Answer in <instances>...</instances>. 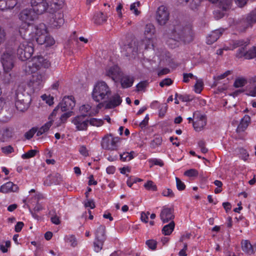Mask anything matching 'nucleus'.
Masks as SVG:
<instances>
[{"label":"nucleus","instance_id":"obj_25","mask_svg":"<svg viewBox=\"0 0 256 256\" xmlns=\"http://www.w3.org/2000/svg\"><path fill=\"white\" fill-rule=\"evenodd\" d=\"M122 102V100L120 96L118 94H115L107 102L106 108H113L119 106Z\"/></svg>","mask_w":256,"mask_h":256},{"label":"nucleus","instance_id":"obj_5","mask_svg":"<svg viewBox=\"0 0 256 256\" xmlns=\"http://www.w3.org/2000/svg\"><path fill=\"white\" fill-rule=\"evenodd\" d=\"M15 106L17 110L21 112L26 110L31 101L30 96L22 88H18L15 92Z\"/></svg>","mask_w":256,"mask_h":256},{"label":"nucleus","instance_id":"obj_64","mask_svg":"<svg viewBox=\"0 0 256 256\" xmlns=\"http://www.w3.org/2000/svg\"><path fill=\"white\" fill-rule=\"evenodd\" d=\"M178 98L182 102H187L192 100V98L188 94H180Z\"/></svg>","mask_w":256,"mask_h":256},{"label":"nucleus","instance_id":"obj_13","mask_svg":"<svg viewBox=\"0 0 256 256\" xmlns=\"http://www.w3.org/2000/svg\"><path fill=\"white\" fill-rule=\"evenodd\" d=\"M14 56L10 52H4L1 57V62L4 72H10L14 66Z\"/></svg>","mask_w":256,"mask_h":256},{"label":"nucleus","instance_id":"obj_4","mask_svg":"<svg viewBox=\"0 0 256 256\" xmlns=\"http://www.w3.org/2000/svg\"><path fill=\"white\" fill-rule=\"evenodd\" d=\"M50 66V62L48 60L41 56H34L30 61L26 63L24 70L26 74H30V72L42 70H40L42 68H48Z\"/></svg>","mask_w":256,"mask_h":256},{"label":"nucleus","instance_id":"obj_27","mask_svg":"<svg viewBox=\"0 0 256 256\" xmlns=\"http://www.w3.org/2000/svg\"><path fill=\"white\" fill-rule=\"evenodd\" d=\"M244 22H246V28L252 26L256 22V8L248 14Z\"/></svg>","mask_w":256,"mask_h":256},{"label":"nucleus","instance_id":"obj_12","mask_svg":"<svg viewBox=\"0 0 256 256\" xmlns=\"http://www.w3.org/2000/svg\"><path fill=\"white\" fill-rule=\"evenodd\" d=\"M47 0H31L30 4L32 8L38 14H42L44 12H48V6Z\"/></svg>","mask_w":256,"mask_h":256},{"label":"nucleus","instance_id":"obj_51","mask_svg":"<svg viewBox=\"0 0 256 256\" xmlns=\"http://www.w3.org/2000/svg\"><path fill=\"white\" fill-rule=\"evenodd\" d=\"M176 186L178 190H184L186 188V185L179 178L176 177Z\"/></svg>","mask_w":256,"mask_h":256},{"label":"nucleus","instance_id":"obj_8","mask_svg":"<svg viewBox=\"0 0 256 256\" xmlns=\"http://www.w3.org/2000/svg\"><path fill=\"white\" fill-rule=\"evenodd\" d=\"M30 74H32V76L30 80V85L35 88H40L46 79L45 70H38Z\"/></svg>","mask_w":256,"mask_h":256},{"label":"nucleus","instance_id":"obj_2","mask_svg":"<svg viewBox=\"0 0 256 256\" xmlns=\"http://www.w3.org/2000/svg\"><path fill=\"white\" fill-rule=\"evenodd\" d=\"M35 38L39 44H45L46 46H50L54 44V40L48 34L46 27L43 23L40 24L36 26Z\"/></svg>","mask_w":256,"mask_h":256},{"label":"nucleus","instance_id":"obj_11","mask_svg":"<svg viewBox=\"0 0 256 256\" xmlns=\"http://www.w3.org/2000/svg\"><path fill=\"white\" fill-rule=\"evenodd\" d=\"M170 12L168 8L164 6H160L158 8L156 20L160 26L165 25L169 20Z\"/></svg>","mask_w":256,"mask_h":256},{"label":"nucleus","instance_id":"obj_61","mask_svg":"<svg viewBox=\"0 0 256 256\" xmlns=\"http://www.w3.org/2000/svg\"><path fill=\"white\" fill-rule=\"evenodd\" d=\"M2 152L6 154H9L14 152V148L11 146H8L2 148Z\"/></svg>","mask_w":256,"mask_h":256},{"label":"nucleus","instance_id":"obj_7","mask_svg":"<svg viewBox=\"0 0 256 256\" xmlns=\"http://www.w3.org/2000/svg\"><path fill=\"white\" fill-rule=\"evenodd\" d=\"M140 48L141 46L139 45L138 42L136 38H128L126 42L123 46L122 50L126 52L125 55L128 56L131 54H136L140 50Z\"/></svg>","mask_w":256,"mask_h":256},{"label":"nucleus","instance_id":"obj_6","mask_svg":"<svg viewBox=\"0 0 256 256\" xmlns=\"http://www.w3.org/2000/svg\"><path fill=\"white\" fill-rule=\"evenodd\" d=\"M34 50L32 44L30 45L26 42H24L19 45L16 54L20 60L25 61L32 56Z\"/></svg>","mask_w":256,"mask_h":256},{"label":"nucleus","instance_id":"obj_1","mask_svg":"<svg viewBox=\"0 0 256 256\" xmlns=\"http://www.w3.org/2000/svg\"><path fill=\"white\" fill-rule=\"evenodd\" d=\"M170 37L167 40L166 43L171 48H175L179 41L188 43L193 40L192 26L190 25H184L180 22L176 21L170 28Z\"/></svg>","mask_w":256,"mask_h":256},{"label":"nucleus","instance_id":"obj_44","mask_svg":"<svg viewBox=\"0 0 256 256\" xmlns=\"http://www.w3.org/2000/svg\"><path fill=\"white\" fill-rule=\"evenodd\" d=\"M133 154H134V152H131L130 153L128 152H124L120 154V160L124 162L130 161L134 158Z\"/></svg>","mask_w":256,"mask_h":256},{"label":"nucleus","instance_id":"obj_31","mask_svg":"<svg viewBox=\"0 0 256 256\" xmlns=\"http://www.w3.org/2000/svg\"><path fill=\"white\" fill-rule=\"evenodd\" d=\"M106 227L104 226L100 225L96 232V239L105 241L106 240Z\"/></svg>","mask_w":256,"mask_h":256},{"label":"nucleus","instance_id":"obj_21","mask_svg":"<svg viewBox=\"0 0 256 256\" xmlns=\"http://www.w3.org/2000/svg\"><path fill=\"white\" fill-rule=\"evenodd\" d=\"M18 186L11 182H8L0 187V192L4 194L18 192Z\"/></svg>","mask_w":256,"mask_h":256},{"label":"nucleus","instance_id":"obj_50","mask_svg":"<svg viewBox=\"0 0 256 256\" xmlns=\"http://www.w3.org/2000/svg\"><path fill=\"white\" fill-rule=\"evenodd\" d=\"M198 174V171L194 168L187 170L184 173V175L188 177H196Z\"/></svg>","mask_w":256,"mask_h":256},{"label":"nucleus","instance_id":"obj_60","mask_svg":"<svg viewBox=\"0 0 256 256\" xmlns=\"http://www.w3.org/2000/svg\"><path fill=\"white\" fill-rule=\"evenodd\" d=\"M80 153L84 156H89L88 150L84 146H81L78 150Z\"/></svg>","mask_w":256,"mask_h":256},{"label":"nucleus","instance_id":"obj_42","mask_svg":"<svg viewBox=\"0 0 256 256\" xmlns=\"http://www.w3.org/2000/svg\"><path fill=\"white\" fill-rule=\"evenodd\" d=\"M104 242V241L95 238L94 242V247L96 252H98L102 250Z\"/></svg>","mask_w":256,"mask_h":256},{"label":"nucleus","instance_id":"obj_14","mask_svg":"<svg viewBox=\"0 0 256 256\" xmlns=\"http://www.w3.org/2000/svg\"><path fill=\"white\" fill-rule=\"evenodd\" d=\"M236 56L238 58L244 57L246 60L256 58V46H252L247 51L244 50V48H238L236 54Z\"/></svg>","mask_w":256,"mask_h":256},{"label":"nucleus","instance_id":"obj_47","mask_svg":"<svg viewBox=\"0 0 256 256\" xmlns=\"http://www.w3.org/2000/svg\"><path fill=\"white\" fill-rule=\"evenodd\" d=\"M196 80V83L194 86V92L196 93L200 94L202 90L203 82L202 80H198V78Z\"/></svg>","mask_w":256,"mask_h":256},{"label":"nucleus","instance_id":"obj_17","mask_svg":"<svg viewBox=\"0 0 256 256\" xmlns=\"http://www.w3.org/2000/svg\"><path fill=\"white\" fill-rule=\"evenodd\" d=\"M51 14L52 16L50 23L52 27L58 28L64 24V14L61 11H57Z\"/></svg>","mask_w":256,"mask_h":256},{"label":"nucleus","instance_id":"obj_30","mask_svg":"<svg viewBox=\"0 0 256 256\" xmlns=\"http://www.w3.org/2000/svg\"><path fill=\"white\" fill-rule=\"evenodd\" d=\"M139 45L141 46L140 49L144 48L146 50L153 47L152 38L149 36H145L144 38L138 42Z\"/></svg>","mask_w":256,"mask_h":256},{"label":"nucleus","instance_id":"obj_34","mask_svg":"<svg viewBox=\"0 0 256 256\" xmlns=\"http://www.w3.org/2000/svg\"><path fill=\"white\" fill-rule=\"evenodd\" d=\"M242 250L247 254L250 255L254 254L252 246L248 240H244L242 241Z\"/></svg>","mask_w":256,"mask_h":256},{"label":"nucleus","instance_id":"obj_59","mask_svg":"<svg viewBox=\"0 0 256 256\" xmlns=\"http://www.w3.org/2000/svg\"><path fill=\"white\" fill-rule=\"evenodd\" d=\"M168 109V106L166 104H162L160 107L159 110V115L160 116H164L166 113Z\"/></svg>","mask_w":256,"mask_h":256},{"label":"nucleus","instance_id":"obj_22","mask_svg":"<svg viewBox=\"0 0 256 256\" xmlns=\"http://www.w3.org/2000/svg\"><path fill=\"white\" fill-rule=\"evenodd\" d=\"M121 74L120 68L118 66H114L106 70V75L115 81L118 78Z\"/></svg>","mask_w":256,"mask_h":256},{"label":"nucleus","instance_id":"obj_55","mask_svg":"<svg viewBox=\"0 0 256 256\" xmlns=\"http://www.w3.org/2000/svg\"><path fill=\"white\" fill-rule=\"evenodd\" d=\"M224 12V11H223V10L221 11L220 10H214V18L216 20H218L223 18L225 14Z\"/></svg>","mask_w":256,"mask_h":256},{"label":"nucleus","instance_id":"obj_35","mask_svg":"<svg viewBox=\"0 0 256 256\" xmlns=\"http://www.w3.org/2000/svg\"><path fill=\"white\" fill-rule=\"evenodd\" d=\"M93 19L95 24H100L106 20V17L102 12H99L94 14Z\"/></svg>","mask_w":256,"mask_h":256},{"label":"nucleus","instance_id":"obj_28","mask_svg":"<svg viewBox=\"0 0 256 256\" xmlns=\"http://www.w3.org/2000/svg\"><path fill=\"white\" fill-rule=\"evenodd\" d=\"M250 43V40H234L231 42L230 45L232 46V50L238 47L244 48L248 45Z\"/></svg>","mask_w":256,"mask_h":256},{"label":"nucleus","instance_id":"obj_26","mask_svg":"<svg viewBox=\"0 0 256 256\" xmlns=\"http://www.w3.org/2000/svg\"><path fill=\"white\" fill-rule=\"evenodd\" d=\"M18 4V0H0V10L12 9Z\"/></svg>","mask_w":256,"mask_h":256},{"label":"nucleus","instance_id":"obj_53","mask_svg":"<svg viewBox=\"0 0 256 256\" xmlns=\"http://www.w3.org/2000/svg\"><path fill=\"white\" fill-rule=\"evenodd\" d=\"M146 244L152 250H154L156 248L157 242L154 240H149L146 241Z\"/></svg>","mask_w":256,"mask_h":256},{"label":"nucleus","instance_id":"obj_63","mask_svg":"<svg viewBox=\"0 0 256 256\" xmlns=\"http://www.w3.org/2000/svg\"><path fill=\"white\" fill-rule=\"evenodd\" d=\"M148 82L146 81H142L140 82H139L136 85V88L138 91H141L142 90L145 88L147 86Z\"/></svg>","mask_w":256,"mask_h":256},{"label":"nucleus","instance_id":"obj_3","mask_svg":"<svg viewBox=\"0 0 256 256\" xmlns=\"http://www.w3.org/2000/svg\"><path fill=\"white\" fill-rule=\"evenodd\" d=\"M111 90L108 84L104 81L98 82L94 86L92 98L96 102L107 100L111 95Z\"/></svg>","mask_w":256,"mask_h":256},{"label":"nucleus","instance_id":"obj_24","mask_svg":"<svg viewBox=\"0 0 256 256\" xmlns=\"http://www.w3.org/2000/svg\"><path fill=\"white\" fill-rule=\"evenodd\" d=\"M224 32V29L220 28L216 30L211 32L210 34L207 37L206 43L211 44L216 42Z\"/></svg>","mask_w":256,"mask_h":256},{"label":"nucleus","instance_id":"obj_16","mask_svg":"<svg viewBox=\"0 0 256 256\" xmlns=\"http://www.w3.org/2000/svg\"><path fill=\"white\" fill-rule=\"evenodd\" d=\"M38 15L32 8L24 10L20 14V18L26 23L29 24L36 18Z\"/></svg>","mask_w":256,"mask_h":256},{"label":"nucleus","instance_id":"obj_32","mask_svg":"<svg viewBox=\"0 0 256 256\" xmlns=\"http://www.w3.org/2000/svg\"><path fill=\"white\" fill-rule=\"evenodd\" d=\"M12 132L8 128L0 130V140L2 142L8 141L12 136Z\"/></svg>","mask_w":256,"mask_h":256},{"label":"nucleus","instance_id":"obj_41","mask_svg":"<svg viewBox=\"0 0 256 256\" xmlns=\"http://www.w3.org/2000/svg\"><path fill=\"white\" fill-rule=\"evenodd\" d=\"M162 138L159 136H156L154 137V139L152 140L150 143V146L152 148L160 146L162 142Z\"/></svg>","mask_w":256,"mask_h":256},{"label":"nucleus","instance_id":"obj_15","mask_svg":"<svg viewBox=\"0 0 256 256\" xmlns=\"http://www.w3.org/2000/svg\"><path fill=\"white\" fill-rule=\"evenodd\" d=\"M75 105L76 102L74 98L72 96H64L62 102L59 104L62 112H66L67 110L72 111Z\"/></svg>","mask_w":256,"mask_h":256},{"label":"nucleus","instance_id":"obj_43","mask_svg":"<svg viewBox=\"0 0 256 256\" xmlns=\"http://www.w3.org/2000/svg\"><path fill=\"white\" fill-rule=\"evenodd\" d=\"M92 126H100L104 124V120L102 119L91 118L88 120V124Z\"/></svg>","mask_w":256,"mask_h":256},{"label":"nucleus","instance_id":"obj_46","mask_svg":"<svg viewBox=\"0 0 256 256\" xmlns=\"http://www.w3.org/2000/svg\"><path fill=\"white\" fill-rule=\"evenodd\" d=\"M2 80L5 84H8L12 82V76L10 72H4L2 76Z\"/></svg>","mask_w":256,"mask_h":256},{"label":"nucleus","instance_id":"obj_39","mask_svg":"<svg viewBox=\"0 0 256 256\" xmlns=\"http://www.w3.org/2000/svg\"><path fill=\"white\" fill-rule=\"evenodd\" d=\"M247 84V80L244 78H236L234 84V86L236 88H242Z\"/></svg>","mask_w":256,"mask_h":256},{"label":"nucleus","instance_id":"obj_23","mask_svg":"<svg viewBox=\"0 0 256 256\" xmlns=\"http://www.w3.org/2000/svg\"><path fill=\"white\" fill-rule=\"evenodd\" d=\"M212 4H216L217 6L223 11H226L230 8L232 0H208Z\"/></svg>","mask_w":256,"mask_h":256},{"label":"nucleus","instance_id":"obj_10","mask_svg":"<svg viewBox=\"0 0 256 256\" xmlns=\"http://www.w3.org/2000/svg\"><path fill=\"white\" fill-rule=\"evenodd\" d=\"M87 114H82L75 116L72 120V122L75 126L77 130H86L88 126V120L86 118Z\"/></svg>","mask_w":256,"mask_h":256},{"label":"nucleus","instance_id":"obj_37","mask_svg":"<svg viewBox=\"0 0 256 256\" xmlns=\"http://www.w3.org/2000/svg\"><path fill=\"white\" fill-rule=\"evenodd\" d=\"M4 104L5 102L4 100L0 99V121L6 122L9 120L10 116H6L4 114L6 112H4L3 110V107L4 106Z\"/></svg>","mask_w":256,"mask_h":256},{"label":"nucleus","instance_id":"obj_62","mask_svg":"<svg viewBox=\"0 0 256 256\" xmlns=\"http://www.w3.org/2000/svg\"><path fill=\"white\" fill-rule=\"evenodd\" d=\"M91 106L89 104H84L80 107V111L82 114L88 112L91 109Z\"/></svg>","mask_w":256,"mask_h":256},{"label":"nucleus","instance_id":"obj_48","mask_svg":"<svg viewBox=\"0 0 256 256\" xmlns=\"http://www.w3.org/2000/svg\"><path fill=\"white\" fill-rule=\"evenodd\" d=\"M68 112L62 114L60 118V123H64L67 119L74 114V112L72 110H67Z\"/></svg>","mask_w":256,"mask_h":256},{"label":"nucleus","instance_id":"obj_57","mask_svg":"<svg viewBox=\"0 0 256 256\" xmlns=\"http://www.w3.org/2000/svg\"><path fill=\"white\" fill-rule=\"evenodd\" d=\"M162 194L164 196H167L169 198H173L174 196V193L170 188L164 190L162 192Z\"/></svg>","mask_w":256,"mask_h":256},{"label":"nucleus","instance_id":"obj_18","mask_svg":"<svg viewBox=\"0 0 256 256\" xmlns=\"http://www.w3.org/2000/svg\"><path fill=\"white\" fill-rule=\"evenodd\" d=\"M160 218L163 223L172 220L174 218L173 210L167 207H163L160 214Z\"/></svg>","mask_w":256,"mask_h":256},{"label":"nucleus","instance_id":"obj_40","mask_svg":"<svg viewBox=\"0 0 256 256\" xmlns=\"http://www.w3.org/2000/svg\"><path fill=\"white\" fill-rule=\"evenodd\" d=\"M52 120H50V122H46V124H45L44 125L42 126L38 130L37 132L36 135L38 136H41L42 134L47 132L49 130L50 128L52 126Z\"/></svg>","mask_w":256,"mask_h":256},{"label":"nucleus","instance_id":"obj_58","mask_svg":"<svg viewBox=\"0 0 256 256\" xmlns=\"http://www.w3.org/2000/svg\"><path fill=\"white\" fill-rule=\"evenodd\" d=\"M6 36V32L4 29L0 26V44L3 43Z\"/></svg>","mask_w":256,"mask_h":256},{"label":"nucleus","instance_id":"obj_45","mask_svg":"<svg viewBox=\"0 0 256 256\" xmlns=\"http://www.w3.org/2000/svg\"><path fill=\"white\" fill-rule=\"evenodd\" d=\"M144 187L146 190L152 191H156L157 186L152 180H148L144 184Z\"/></svg>","mask_w":256,"mask_h":256},{"label":"nucleus","instance_id":"obj_29","mask_svg":"<svg viewBox=\"0 0 256 256\" xmlns=\"http://www.w3.org/2000/svg\"><path fill=\"white\" fill-rule=\"evenodd\" d=\"M134 82V78L130 76H123L120 80L121 85L122 88H128L132 86Z\"/></svg>","mask_w":256,"mask_h":256},{"label":"nucleus","instance_id":"obj_33","mask_svg":"<svg viewBox=\"0 0 256 256\" xmlns=\"http://www.w3.org/2000/svg\"><path fill=\"white\" fill-rule=\"evenodd\" d=\"M250 122V118L248 115H245L241 120L240 124L238 126V128L240 131H244L248 126Z\"/></svg>","mask_w":256,"mask_h":256},{"label":"nucleus","instance_id":"obj_54","mask_svg":"<svg viewBox=\"0 0 256 256\" xmlns=\"http://www.w3.org/2000/svg\"><path fill=\"white\" fill-rule=\"evenodd\" d=\"M37 132V129L36 128H33L30 129L29 131L27 132L24 136L28 140L30 139L34 136V134Z\"/></svg>","mask_w":256,"mask_h":256},{"label":"nucleus","instance_id":"obj_49","mask_svg":"<svg viewBox=\"0 0 256 256\" xmlns=\"http://www.w3.org/2000/svg\"><path fill=\"white\" fill-rule=\"evenodd\" d=\"M38 151L35 150H31L22 156L23 159H28L34 156Z\"/></svg>","mask_w":256,"mask_h":256},{"label":"nucleus","instance_id":"obj_20","mask_svg":"<svg viewBox=\"0 0 256 256\" xmlns=\"http://www.w3.org/2000/svg\"><path fill=\"white\" fill-rule=\"evenodd\" d=\"M48 6V12L54 13L57 11H61L64 1L63 0H47Z\"/></svg>","mask_w":256,"mask_h":256},{"label":"nucleus","instance_id":"obj_36","mask_svg":"<svg viewBox=\"0 0 256 256\" xmlns=\"http://www.w3.org/2000/svg\"><path fill=\"white\" fill-rule=\"evenodd\" d=\"M174 222L173 220L170 221L168 224H166L163 227L162 229V234L165 236L170 235L174 230Z\"/></svg>","mask_w":256,"mask_h":256},{"label":"nucleus","instance_id":"obj_19","mask_svg":"<svg viewBox=\"0 0 256 256\" xmlns=\"http://www.w3.org/2000/svg\"><path fill=\"white\" fill-rule=\"evenodd\" d=\"M195 120L193 122V126L195 130L200 132L202 130L206 124V120L204 116L200 114L196 116V114H194Z\"/></svg>","mask_w":256,"mask_h":256},{"label":"nucleus","instance_id":"obj_52","mask_svg":"<svg viewBox=\"0 0 256 256\" xmlns=\"http://www.w3.org/2000/svg\"><path fill=\"white\" fill-rule=\"evenodd\" d=\"M66 241L67 242L70 243L72 246H75L77 244L76 238L74 236L72 235L66 236Z\"/></svg>","mask_w":256,"mask_h":256},{"label":"nucleus","instance_id":"obj_38","mask_svg":"<svg viewBox=\"0 0 256 256\" xmlns=\"http://www.w3.org/2000/svg\"><path fill=\"white\" fill-rule=\"evenodd\" d=\"M154 26L151 24L146 25L144 28V34L145 36H149L152 38V34H154Z\"/></svg>","mask_w":256,"mask_h":256},{"label":"nucleus","instance_id":"obj_56","mask_svg":"<svg viewBox=\"0 0 256 256\" xmlns=\"http://www.w3.org/2000/svg\"><path fill=\"white\" fill-rule=\"evenodd\" d=\"M173 81L170 78H166L163 80H162L160 83V86L161 87H164V86H169L172 84Z\"/></svg>","mask_w":256,"mask_h":256},{"label":"nucleus","instance_id":"obj_9","mask_svg":"<svg viewBox=\"0 0 256 256\" xmlns=\"http://www.w3.org/2000/svg\"><path fill=\"white\" fill-rule=\"evenodd\" d=\"M120 140V138H113L112 134H110L103 138L101 146L104 149L114 150H116L117 144L119 142Z\"/></svg>","mask_w":256,"mask_h":256}]
</instances>
